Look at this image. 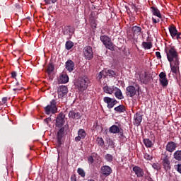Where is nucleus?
Wrapping results in <instances>:
<instances>
[{"label": "nucleus", "mask_w": 181, "mask_h": 181, "mask_svg": "<svg viewBox=\"0 0 181 181\" xmlns=\"http://www.w3.org/2000/svg\"><path fill=\"white\" fill-rule=\"evenodd\" d=\"M158 76L160 86H162L163 88L168 87V84H169V81L168 80V78H166V73L160 72Z\"/></svg>", "instance_id": "obj_9"}, {"label": "nucleus", "mask_w": 181, "mask_h": 181, "mask_svg": "<svg viewBox=\"0 0 181 181\" xmlns=\"http://www.w3.org/2000/svg\"><path fill=\"white\" fill-rule=\"evenodd\" d=\"M63 135H64V127H61L57 132V145L62 146V139H63Z\"/></svg>", "instance_id": "obj_17"}, {"label": "nucleus", "mask_w": 181, "mask_h": 181, "mask_svg": "<svg viewBox=\"0 0 181 181\" xmlns=\"http://www.w3.org/2000/svg\"><path fill=\"white\" fill-rule=\"evenodd\" d=\"M74 46V42L73 41L68 40L66 42L65 47L66 50H70Z\"/></svg>", "instance_id": "obj_35"}, {"label": "nucleus", "mask_w": 181, "mask_h": 181, "mask_svg": "<svg viewBox=\"0 0 181 181\" xmlns=\"http://www.w3.org/2000/svg\"><path fill=\"white\" fill-rule=\"evenodd\" d=\"M151 11L154 16H157V18H159V19H162V14H160V11H159V9H158V8L155 6H151Z\"/></svg>", "instance_id": "obj_24"}, {"label": "nucleus", "mask_w": 181, "mask_h": 181, "mask_svg": "<svg viewBox=\"0 0 181 181\" xmlns=\"http://www.w3.org/2000/svg\"><path fill=\"white\" fill-rule=\"evenodd\" d=\"M163 169L168 172V170H170L172 167L170 166V160H163L162 161Z\"/></svg>", "instance_id": "obj_28"}, {"label": "nucleus", "mask_w": 181, "mask_h": 181, "mask_svg": "<svg viewBox=\"0 0 181 181\" xmlns=\"http://www.w3.org/2000/svg\"><path fill=\"white\" fill-rule=\"evenodd\" d=\"M126 95L127 97H134L136 95V88L134 86H129L126 88Z\"/></svg>", "instance_id": "obj_14"}, {"label": "nucleus", "mask_w": 181, "mask_h": 181, "mask_svg": "<svg viewBox=\"0 0 181 181\" xmlns=\"http://www.w3.org/2000/svg\"><path fill=\"white\" fill-rule=\"evenodd\" d=\"M156 57H157L158 60H161L162 59V55L160 54V52H156Z\"/></svg>", "instance_id": "obj_47"}, {"label": "nucleus", "mask_w": 181, "mask_h": 181, "mask_svg": "<svg viewBox=\"0 0 181 181\" xmlns=\"http://www.w3.org/2000/svg\"><path fill=\"white\" fill-rule=\"evenodd\" d=\"M152 21H153V23H159V22L160 21V20L159 19H156L155 18L152 17Z\"/></svg>", "instance_id": "obj_50"}, {"label": "nucleus", "mask_w": 181, "mask_h": 181, "mask_svg": "<svg viewBox=\"0 0 181 181\" xmlns=\"http://www.w3.org/2000/svg\"><path fill=\"white\" fill-rule=\"evenodd\" d=\"M109 132L110 134H118L119 139H125V135H124V129L114 124L109 128Z\"/></svg>", "instance_id": "obj_5"}, {"label": "nucleus", "mask_w": 181, "mask_h": 181, "mask_svg": "<svg viewBox=\"0 0 181 181\" xmlns=\"http://www.w3.org/2000/svg\"><path fill=\"white\" fill-rule=\"evenodd\" d=\"M132 170L134 172L136 177H145V172L144 171V169L141 168V167L135 165L133 167Z\"/></svg>", "instance_id": "obj_13"}, {"label": "nucleus", "mask_w": 181, "mask_h": 181, "mask_svg": "<svg viewBox=\"0 0 181 181\" xmlns=\"http://www.w3.org/2000/svg\"><path fill=\"white\" fill-rule=\"evenodd\" d=\"M69 93V88L66 86H59L57 88L58 98H66Z\"/></svg>", "instance_id": "obj_8"}, {"label": "nucleus", "mask_w": 181, "mask_h": 181, "mask_svg": "<svg viewBox=\"0 0 181 181\" xmlns=\"http://www.w3.org/2000/svg\"><path fill=\"white\" fill-rule=\"evenodd\" d=\"M77 173L81 177H86V172L82 168H78Z\"/></svg>", "instance_id": "obj_40"}, {"label": "nucleus", "mask_w": 181, "mask_h": 181, "mask_svg": "<svg viewBox=\"0 0 181 181\" xmlns=\"http://www.w3.org/2000/svg\"><path fill=\"white\" fill-rule=\"evenodd\" d=\"M169 77H170V74H168Z\"/></svg>", "instance_id": "obj_55"}, {"label": "nucleus", "mask_w": 181, "mask_h": 181, "mask_svg": "<svg viewBox=\"0 0 181 181\" xmlns=\"http://www.w3.org/2000/svg\"><path fill=\"white\" fill-rule=\"evenodd\" d=\"M117 86H108V85H106L103 87V91L104 93H106V94H114Z\"/></svg>", "instance_id": "obj_22"}, {"label": "nucleus", "mask_w": 181, "mask_h": 181, "mask_svg": "<svg viewBox=\"0 0 181 181\" xmlns=\"http://www.w3.org/2000/svg\"><path fill=\"white\" fill-rule=\"evenodd\" d=\"M83 53L86 60H91L94 57V52L91 46H86L83 49Z\"/></svg>", "instance_id": "obj_7"}, {"label": "nucleus", "mask_w": 181, "mask_h": 181, "mask_svg": "<svg viewBox=\"0 0 181 181\" xmlns=\"http://www.w3.org/2000/svg\"><path fill=\"white\" fill-rule=\"evenodd\" d=\"M45 4L50 5V4H56L57 0H45Z\"/></svg>", "instance_id": "obj_45"}, {"label": "nucleus", "mask_w": 181, "mask_h": 181, "mask_svg": "<svg viewBox=\"0 0 181 181\" xmlns=\"http://www.w3.org/2000/svg\"><path fill=\"white\" fill-rule=\"evenodd\" d=\"M16 76H17L16 71H12L11 72V77L13 78H15V80H16Z\"/></svg>", "instance_id": "obj_49"}, {"label": "nucleus", "mask_w": 181, "mask_h": 181, "mask_svg": "<svg viewBox=\"0 0 181 181\" xmlns=\"http://www.w3.org/2000/svg\"><path fill=\"white\" fill-rule=\"evenodd\" d=\"M96 142L99 146H104V139L103 138L98 137L96 139Z\"/></svg>", "instance_id": "obj_41"}, {"label": "nucleus", "mask_w": 181, "mask_h": 181, "mask_svg": "<svg viewBox=\"0 0 181 181\" xmlns=\"http://www.w3.org/2000/svg\"><path fill=\"white\" fill-rule=\"evenodd\" d=\"M96 78L98 81H101V78H107V75L105 71L103 70L99 74H98Z\"/></svg>", "instance_id": "obj_30"}, {"label": "nucleus", "mask_w": 181, "mask_h": 181, "mask_svg": "<svg viewBox=\"0 0 181 181\" xmlns=\"http://www.w3.org/2000/svg\"><path fill=\"white\" fill-rule=\"evenodd\" d=\"M15 6H16V8H17L18 9L21 8V5L18 4H15Z\"/></svg>", "instance_id": "obj_52"}, {"label": "nucleus", "mask_w": 181, "mask_h": 181, "mask_svg": "<svg viewBox=\"0 0 181 181\" xmlns=\"http://www.w3.org/2000/svg\"><path fill=\"white\" fill-rule=\"evenodd\" d=\"M105 160H107V162H112V160H114V156L110 153H107L105 156Z\"/></svg>", "instance_id": "obj_38"}, {"label": "nucleus", "mask_w": 181, "mask_h": 181, "mask_svg": "<svg viewBox=\"0 0 181 181\" xmlns=\"http://www.w3.org/2000/svg\"><path fill=\"white\" fill-rule=\"evenodd\" d=\"M90 26H92V29L95 30V29H97V20L95 19H89Z\"/></svg>", "instance_id": "obj_37"}, {"label": "nucleus", "mask_w": 181, "mask_h": 181, "mask_svg": "<svg viewBox=\"0 0 181 181\" xmlns=\"http://www.w3.org/2000/svg\"><path fill=\"white\" fill-rule=\"evenodd\" d=\"M69 118H71V119H80L81 118V114L77 110H71L69 112Z\"/></svg>", "instance_id": "obj_18"}, {"label": "nucleus", "mask_w": 181, "mask_h": 181, "mask_svg": "<svg viewBox=\"0 0 181 181\" xmlns=\"http://www.w3.org/2000/svg\"><path fill=\"white\" fill-rule=\"evenodd\" d=\"M168 30L170 32V35L173 39H176L177 40H180L181 39V33L177 31V28H176V26L175 25L172 24L171 25H169Z\"/></svg>", "instance_id": "obj_6"}, {"label": "nucleus", "mask_w": 181, "mask_h": 181, "mask_svg": "<svg viewBox=\"0 0 181 181\" xmlns=\"http://www.w3.org/2000/svg\"><path fill=\"white\" fill-rule=\"evenodd\" d=\"M6 101H8V98L7 97H4V98H2L3 104H6Z\"/></svg>", "instance_id": "obj_51"}, {"label": "nucleus", "mask_w": 181, "mask_h": 181, "mask_svg": "<svg viewBox=\"0 0 181 181\" xmlns=\"http://www.w3.org/2000/svg\"><path fill=\"white\" fill-rule=\"evenodd\" d=\"M64 118H66L64 114L59 113L56 119V127H57L58 128H62V127L64 125V122H66Z\"/></svg>", "instance_id": "obj_12"}, {"label": "nucleus", "mask_w": 181, "mask_h": 181, "mask_svg": "<svg viewBox=\"0 0 181 181\" xmlns=\"http://www.w3.org/2000/svg\"><path fill=\"white\" fill-rule=\"evenodd\" d=\"M54 71V65L53 64V63H49L47 69V74H52V73H53Z\"/></svg>", "instance_id": "obj_32"}, {"label": "nucleus", "mask_w": 181, "mask_h": 181, "mask_svg": "<svg viewBox=\"0 0 181 181\" xmlns=\"http://www.w3.org/2000/svg\"><path fill=\"white\" fill-rule=\"evenodd\" d=\"M115 96L117 100H124V95H122V91H121V89L116 87V89H115Z\"/></svg>", "instance_id": "obj_26"}, {"label": "nucleus", "mask_w": 181, "mask_h": 181, "mask_svg": "<svg viewBox=\"0 0 181 181\" xmlns=\"http://www.w3.org/2000/svg\"><path fill=\"white\" fill-rule=\"evenodd\" d=\"M176 148H177V144L174 141H168L165 146V151L172 153L176 151Z\"/></svg>", "instance_id": "obj_15"}, {"label": "nucleus", "mask_w": 181, "mask_h": 181, "mask_svg": "<svg viewBox=\"0 0 181 181\" xmlns=\"http://www.w3.org/2000/svg\"><path fill=\"white\" fill-rule=\"evenodd\" d=\"M45 122H47V119H45Z\"/></svg>", "instance_id": "obj_54"}, {"label": "nucleus", "mask_w": 181, "mask_h": 181, "mask_svg": "<svg viewBox=\"0 0 181 181\" xmlns=\"http://www.w3.org/2000/svg\"><path fill=\"white\" fill-rule=\"evenodd\" d=\"M132 31L134 36H139L142 32V28L138 25H135L132 28Z\"/></svg>", "instance_id": "obj_25"}, {"label": "nucleus", "mask_w": 181, "mask_h": 181, "mask_svg": "<svg viewBox=\"0 0 181 181\" xmlns=\"http://www.w3.org/2000/svg\"><path fill=\"white\" fill-rule=\"evenodd\" d=\"M73 33H74V28L73 27L70 25L64 27L63 30V35L66 37L67 40H69V39H71Z\"/></svg>", "instance_id": "obj_11"}, {"label": "nucleus", "mask_w": 181, "mask_h": 181, "mask_svg": "<svg viewBox=\"0 0 181 181\" xmlns=\"http://www.w3.org/2000/svg\"><path fill=\"white\" fill-rule=\"evenodd\" d=\"M88 162L90 165L94 163V158L93 157V156H90L89 157H88Z\"/></svg>", "instance_id": "obj_46"}, {"label": "nucleus", "mask_w": 181, "mask_h": 181, "mask_svg": "<svg viewBox=\"0 0 181 181\" xmlns=\"http://www.w3.org/2000/svg\"><path fill=\"white\" fill-rule=\"evenodd\" d=\"M134 125L139 127L142 122V115L140 113H136L134 117Z\"/></svg>", "instance_id": "obj_21"}, {"label": "nucleus", "mask_w": 181, "mask_h": 181, "mask_svg": "<svg viewBox=\"0 0 181 181\" xmlns=\"http://www.w3.org/2000/svg\"><path fill=\"white\" fill-rule=\"evenodd\" d=\"M89 19H95V12L92 11L89 16Z\"/></svg>", "instance_id": "obj_48"}, {"label": "nucleus", "mask_w": 181, "mask_h": 181, "mask_svg": "<svg viewBox=\"0 0 181 181\" xmlns=\"http://www.w3.org/2000/svg\"><path fill=\"white\" fill-rule=\"evenodd\" d=\"M165 52L170 63L171 73L180 77V57L179 53H177L175 47H165Z\"/></svg>", "instance_id": "obj_1"}, {"label": "nucleus", "mask_w": 181, "mask_h": 181, "mask_svg": "<svg viewBox=\"0 0 181 181\" xmlns=\"http://www.w3.org/2000/svg\"><path fill=\"white\" fill-rule=\"evenodd\" d=\"M142 47H144V49L149 50V49H152V42H143Z\"/></svg>", "instance_id": "obj_33"}, {"label": "nucleus", "mask_w": 181, "mask_h": 181, "mask_svg": "<svg viewBox=\"0 0 181 181\" xmlns=\"http://www.w3.org/2000/svg\"><path fill=\"white\" fill-rule=\"evenodd\" d=\"M45 114H56L57 112V101L53 99L50 101L49 104L45 107Z\"/></svg>", "instance_id": "obj_4"}, {"label": "nucleus", "mask_w": 181, "mask_h": 181, "mask_svg": "<svg viewBox=\"0 0 181 181\" xmlns=\"http://www.w3.org/2000/svg\"><path fill=\"white\" fill-rule=\"evenodd\" d=\"M88 83H90V80L87 76L79 77L76 82L75 83V86L78 91L83 93L86 91L88 87Z\"/></svg>", "instance_id": "obj_2"}, {"label": "nucleus", "mask_w": 181, "mask_h": 181, "mask_svg": "<svg viewBox=\"0 0 181 181\" xmlns=\"http://www.w3.org/2000/svg\"><path fill=\"white\" fill-rule=\"evenodd\" d=\"M101 173L104 176H110L112 173V169L108 165H103L101 167Z\"/></svg>", "instance_id": "obj_19"}, {"label": "nucleus", "mask_w": 181, "mask_h": 181, "mask_svg": "<svg viewBox=\"0 0 181 181\" xmlns=\"http://www.w3.org/2000/svg\"><path fill=\"white\" fill-rule=\"evenodd\" d=\"M152 168L156 170H160V165H159V163H153Z\"/></svg>", "instance_id": "obj_42"}, {"label": "nucleus", "mask_w": 181, "mask_h": 181, "mask_svg": "<svg viewBox=\"0 0 181 181\" xmlns=\"http://www.w3.org/2000/svg\"><path fill=\"white\" fill-rule=\"evenodd\" d=\"M173 158L175 160H178V162L181 161V150H177L173 153Z\"/></svg>", "instance_id": "obj_29"}, {"label": "nucleus", "mask_w": 181, "mask_h": 181, "mask_svg": "<svg viewBox=\"0 0 181 181\" xmlns=\"http://www.w3.org/2000/svg\"><path fill=\"white\" fill-rule=\"evenodd\" d=\"M58 81L60 84H66L69 83V76L64 73L62 74L59 76V78Z\"/></svg>", "instance_id": "obj_23"}, {"label": "nucleus", "mask_w": 181, "mask_h": 181, "mask_svg": "<svg viewBox=\"0 0 181 181\" xmlns=\"http://www.w3.org/2000/svg\"><path fill=\"white\" fill-rule=\"evenodd\" d=\"M71 181H76V177H71Z\"/></svg>", "instance_id": "obj_53"}, {"label": "nucleus", "mask_w": 181, "mask_h": 181, "mask_svg": "<svg viewBox=\"0 0 181 181\" xmlns=\"http://www.w3.org/2000/svg\"><path fill=\"white\" fill-rule=\"evenodd\" d=\"M105 74H106V77L108 76L111 78H115V77H118L119 76L118 72H115V71H112L111 69H108L107 71H105Z\"/></svg>", "instance_id": "obj_27"}, {"label": "nucleus", "mask_w": 181, "mask_h": 181, "mask_svg": "<svg viewBox=\"0 0 181 181\" xmlns=\"http://www.w3.org/2000/svg\"><path fill=\"white\" fill-rule=\"evenodd\" d=\"M170 155L169 156V153L168 151L164 152V153H162V158L163 160H170Z\"/></svg>", "instance_id": "obj_39"}, {"label": "nucleus", "mask_w": 181, "mask_h": 181, "mask_svg": "<svg viewBox=\"0 0 181 181\" xmlns=\"http://www.w3.org/2000/svg\"><path fill=\"white\" fill-rule=\"evenodd\" d=\"M86 136H87V133L84 129H81L78 131V136L75 137L76 142H80L81 139H85Z\"/></svg>", "instance_id": "obj_16"}, {"label": "nucleus", "mask_w": 181, "mask_h": 181, "mask_svg": "<svg viewBox=\"0 0 181 181\" xmlns=\"http://www.w3.org/2000/svg\"><path fill=\"white\" fill-rule=\"evenodd\" d=\"M74 62H73L71 59H68L67 62L65 63V68L69 73H71L73 70H74Z\"/></svg>", "instance_id": "obj_20"}, {"label": "nucleus", "mask_w": 181, "mask_h": 181, "mask_svg": "<svg viewBox=\"0 0 181 181\" xmlns=\"http://www.w3.org/2000/svg\"><path fill=\"white\" fill-rule=\"evenodd\" d=\"M144 159H146V160H152V157L151 155L148 154V153H146L144 154Z\"/></svg>", "instance_id": "obj_44"}, {"label": "nucleus", "mask_w": 181, "mask_h": 181, "mask_svg": "<svg viewBox=\"0 0 181 181\" xmlns=\"http://www.w3.org/2000/svg\"><path fill=\"white\" fill-rule=\"evenodd\" d=\"M103 101L107 105V108H109V110L114 108V106L116 105V104H118V102L115 98H111L110 97L103 98Z\"/></svg>", "instance_id": "obj_10"}, {"label": "nucleus", "mask_w": 181, "mask_h": 181, "mask_svg": "<svg viewBox=\"0 0 181 181\" xmlns=\"http://www.w3.org/2000/svg\"><path fill=\"white\" fill-rule=\"evenodd\" d=\"M143 142L146 148H152V141L149 139H144Z\"/></svg>", "instance_id": "obj_34"}, {"label": "nucleus", "mask_w": 181, "mask_h": 181, "mask_svg": "<svg viewBox=\"0 0 181 181\" xmlns=\"http://www.w3.org/2000/svg\"><path fill=\"white\" fill-rule=\"evenodd\" d=\"M115 111L116 112L122 113V112H125V106L124 105H119V106H117L115 107Z\"/></svg>", "instance_id": "obj_31"}, {"label": "nucleus", "mask_w": 181, "mask_h": 181, "mask_svg": "<svg viewBox=\"0 0 181 181\" xmlns=\"http://www.w3.org/2000/svg\"><path fill=\"white\" fill-rule=\"evenodd\" d=\"M100 40L106 49L111 50V52H114V50H115V46L110 37L107 35H101L100 37Z\"/></svg>", "instance_id": "obj_3"}, {"label": "nucleus", "mask_w": 181, "mask_h": 181, "mask_svg": "<svg viewBox=\"0 0 181 181\" xmlns=\"http://www.w3.org/2000/svg\"><path fill=\"white\" fill-rule=\"evenodd\" d=\"M14 87L16 88H13V91H21V90H23V87L21 86L19 82H16Z\"/></svg>", "instance_id": "obj_36"}, {"label": "nucleus", "mask_w": 181, "mask_h": 181, "mask_svg": "<svg viewBox=\"0 0 181 181\" xmlns=\"http://www.w3.org/2000/svg\"><path fill=\"white\" fill-rule=\"evenodd\" d=\"M146 77H148V74H146L145 76H144V78H142L141 80V81L143 83V84H148V83L149 82L148 80L145 79V78H146Z\"/></svg>", "instance_id": "obj_43"}]
</instances>
